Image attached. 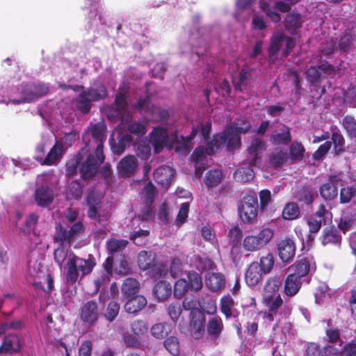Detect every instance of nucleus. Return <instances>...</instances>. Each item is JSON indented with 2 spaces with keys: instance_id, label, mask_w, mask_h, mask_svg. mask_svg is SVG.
Listing matches in <instances>:
<instances>
[{
  "instance_id": "nucleus-1",
  "label": "nucleus",
  "mask_w": 356,
  "mask_h": 356,
  "mask_svg": "<svg viewBox=\"0 0 356 356\" xmlns=\"http://www.w3.org/2000/svg\"><path fill=\"white\" fill-rule=\"evenodd\" d=\"M250 124L243 118H240L234 121L233 125L226 127L222 134L214 136L213 140L207 144V147L197 148L192 156L195 162L196 176L201 175L200 163L204 159L205 155H211L216 152L222 145L227 144L229 150L238 148L241 145L240 134L247 132L250 128Z\"/></svg>"
},
{
  "instance_id": "nucleus-2",
  "label": "nucleus",
  "mask_w": 356,
  "mask_h": 356,
  "mask_svg": "<svg viewBox=\"0 0 356 356\" xmlns=\"http://www.w3.org/2000/svg\"><path fill=\"white\" fill-rule=\"evenodd\" d=\"M56 241L59 245L54 250V259L60 268L64 265L68 282L75 283L79 277L82 278L92 270L95 265L93 259L86 260L76 257L69 251L70 243L63 239Z\"/></svg>"
},
{
  "instance_id": "nucleus-3",
  "label": "nucleus",
  "mask_w": 356,
  "mask_h": 356,
  "mask_svg": "<svg viewBox=\"0 0 356 356\" xmlns=\"http://www.w3.org/2000/svg\"><path fill=\"white\" fill-rule=\"evenodd\" d=\"M282 280L279 277L268 278L264 286L263 302L267 307L265 314L266 318L272 321L277 314V310L282 304V299L280 296Z\"/></svg>"
},
{
  "instance_id": "nucleus-4",
  "label": "nucleus",
  "mask_w": 356,
  "mask_h": 356,
  "mask_svg": "<svg viewBox=\"0 0 356 356\" xmlns=\"http://www.w3.org/2000/svg\"><path fill=\"white\" fill-rule=\"evenodd\" d=\"M116 115L121 119L120 128L128 129L132 134L138 137L143 136L146 131V126L143 123L131 122V113L129 107L125 102V97L123 94L117 95L115 98Z\"/></svg>"
},
{
  "instance_id": "nucleus-5",
  "label": "nucleus",
  "mask_w": 356,
  "mask_h": 356,
  "mask_svg": "<svg viewBox=\"0 0 356 356\" xmlns=\"http://www.w3.org/2000/svg\"><path fill=\"white\" fill-rule=\"evenodd\" d=\"M27 275L33 281L29 280L33 285L43 288L44 284H47V289L51 291L53 289V280L49 274L46 273L41 265L40 261L38 259L34 254L30 256L27 266Z\"/></svg>"
},
{
  "instance_id": "nucleus-6",
  "label": "nucleus",
  "mask_w": 356,
  "mask_h": 356,
  "mask_svg": "<svg viewBox=\"0 0 356 356\" xmlns=\"http://www.w3.org/2000/svg\"><path fill=\"white\" fill-rule=\"evenodd\" d=\"M48 92V88L46 85L29 86L21 91L22 97H19L14 92H11L6 97L3 96L0 98V103L8 105L19 104L28 103L36 98L46 95Z\"/></svg>"
},
{
  "instance_id": "nucleus-7",
  "label": "nucleus",
  "mask_w": 356,
  "mask_h": 356,
  "mask_svg": "<svg viewBox=\"0 0 356 356\" xmlns=\"http://www.w3.org/2000/svg\"><path fill=\"white\" fill-rule=\"evenodd\" d=\"M274 230L263 227L257 234L247 235L243 240L242 246L247 252H257L265 248L273 238Z\"/></svg>"
},
{
  "instance_id": "nucleus-8",
  "label": "nucleus",
  "mask_w": 356,
  "mask_h": 356,
  "mask_svg": "<svg viewBox=\"0 0 356 356\" xmlns=\"http://www.w3.org/2000/svg\"><path fill=\"white\" fill-rule=\"evenodd\" d=\"M295 46L294 41L285 36L281 32H276L271 38L268 49L269 60L273 62L277 58L278 52H281L282 57L287 56L289 51Z\"/></svg>"
},
{
  "instance_id": "nucleus-9",
  "label": "nucleus",
  "mask_w": 356,
  "mask_h": 356,
  "mask_svg": "<svg viewBox=\"0 0 356 356\" xmlns=\"http://www.w3.org/2000/svg\"><path fill=\"white\" fill-rule=\"evenodd\" d=\"M322 73L327 74H339L341 75L343 72H341L339 67L335 68L330 64L325 62L320 61L319 59H314L311 61L306 71L307 77L310 82L316 83L318 81Z\"/></svg>"
},
{
  "instance_id": "nucleus-10",
  "label": "nucleus",
  "mask_w": 356,
  "mask_h": 356,
  "mask_svg": "<svg viewBox=\"0 0 356 356\" xmlns=\"http://www.w3.org/2000/svg\"><path fill=\"white\" fill-rule=\"evenodd\" d=\"M238 215L241 220L245 224L253 223L258 214V201L253 196H245L238 207Z\"/></svg>"
},
{
  "instance_id": "nucleus-11",
  "label": "nucleus",
  "mask_w": 356,
  "mask_h": 356,
  "mask_svg": "<svg viewBox=\"0 0 356 356\" xmlns=\"http://www.w3.org/2000/svg\"><path fill=\"white\" fill-rule=\"evenodd\" d=\"M106 96V90L104 86H93L86 92L79 95L77 100V107L83 113H86L91 107V102L101 99Z\"/></svg>"
},
{
  "instance_id": "nucleus-12",
  "label": "nucleus",
  "mask_w": 356,
  "mask_h": 356,
  "mask_svg": "<svg viewBox=\"0 0 356 356\" xmlns=\"http://www.w3.org/2000/svg\"><path fill=\"white\" fill-rule=\"evenodd\" d=\"M189 285L185 279L180 278L176 281L174 286V295L177 298L183 297L190 288L198 291L202 287V277L196 272H189L187 274Z\"/></svg>"
},
{
  "instance_id": "nucleus-13",
  "label": "nucleus",
  "mask_w": 356,
  "mask_h": 356,
  "mask_svg": "<svg viewBox=\"0 0 356 356\" xmlns=\"http://www.w3.org/2000/svg\"><path fill=\"white\" fill-rule=\"evenodd\" d=\"M95 154V156L90 154L81 165L80 172L84 179H89L94 176L99 165L104 160L101 143L97 146Z\"/></svg>"
},
{
  "instance_id": "nucleus-14",
  "label": "nucleus",
  "mask_w": 356,
  "mask_h": 356,
  "mask_svg": "<svg viewBox=\"0 0 356 356\" xmlns=\"http://www.w3.org/2000/svg\"><path fill=\"white\" fill-rule=\"evenodd\" d=\"M348 176L344 173H339L330 176L329 181L322 185L320 189L321 196L325 200H333L338 195L337 186L347 184Z\"/></svg>"
},
{
  "instance_id": "nucleus-15",
  "label": "nucleus",
  "mask_w": 356,
  "mask_h": 356,
  "mask_svg": "<svg viewBox=\"0 0 356 356\" xmlns=\"http://www.w3.org/2000/svg\"><path fill=\"white\" fill-rule=\"evenodd\" d=\"M101 194L92 191L88 196V205L89 207L88 216L90 219L99 222L107 220V214L102 209Z\"/></svg>"
},
{
  "instance_id": "nucleus-16",
  "label": "nucleus",
  "mask_w": 356,
  "mask_h": 356,
  "mask_svg": "<svg viewBox=\"0 0 356 356\" xmlns=\"http://www.w3.org/2000/svg\"><path fill=\"white\" fill-rule=\"evenodd\" d=\"M276 246L279 258L283 263L288 264L293 259L296 250L293 240L290 238L281 239Z\"/></svg>"
},
{
  "instance_id": "nucleus-17",
  "label": "nucleus",
  "mask_w": 356,
  "mask_h": 356,
  "mask_svg": "<svg viewBox=\"0 0 356 356\" xmlns=\"http://www.w3.org/2000/svg\"><path fill=\"white\" fill-rule=\"evenodd\" d=\"M332 218V213L327 211L325 206L321 204L313 216L307 220V225L311 234H316L321 227L323 221Z\"/></svg>"
},
{
  "instance_id": "nucleus-18",
  "label": "nucleus",
  "mask_w": 356,
  "mask_h": 356,
  "mask_svg": "<svg viewBox=\"0 0 356 356\" xmlns=\"http://www.w3.org/2000/svg\"><path fill=\"white\" fill-rule=\"evenodd\" d=\"M139 110L145 109L146 115L145 118L149 121H159L164 120L168 113L165 110H162L159 107L150 106L148 99L144 100H140L136 106Z\"/></svg>"
},
{
  "instance_id": "nucleus-19",
  "label": "nucleus",
  "mask_w": 356,
  "mask_h": 356,
  "mask_svg": "<svg viewBox=\"0 0 356 356\" xmlns=\"http://www.w3.org/2000/svg\"><path fill=\"white\" fill-rule=\"evenodd\" d=\"M65 152L63 141H58L49 151L45 158L35 156V159L42 165H51L56 163L63 156Z\"/></svg>"
},
{
  "instance_id": "nucleus-20",
  "label": "nucleus",
  "mask_w": 356,
  "mask_h": 356,
  "mask_svg": "<svg viewBox=\"0 0 356 356\" xmlns=\"http://www.w3.org/2000/svg\"><path fill=\"white\" fill-rule=\"evenodd\" d=\"M138 161L134 156L124 157L118 164V171L122 177H129L135 174L138 169Z\"/></svg>"
},
{
  "instance_id": "nucleus-21",
  "label": "nucleus",
  "mask_w": 356,
  "mask_h": 356,
  "mask_svg": "<svg viewBox=\"0 0 356 356\" xmlns=\"http://www.w3.org/2000/svg\"><path fill=\"white\" fill-rule=\"evenodd\" d=\"M266 149L264 142L259 138H255L252 140L250 147L248 149L247 161L252 166H257L261 163V159L259 156Z\"/></svg>"
},
{
  "instance_id": "nucleus-22",
  "label": "nucleus",
  "mask_w": 356,
  "mask_h": 356,
  "mask_svg": "<svg viewBox=\"0 0 356 356\" xmlns=\"http://www.w3.org/2000/svg\"><path fill=\"white\" fill-rule=\"evenodd\" d=\"M155 195V188L152 183H147L141 192L142 198L144 199L146 206L145 211L141 214L143 220H148L152 217V210L151 204L153 202Z\"/></svg>"
},
{
  "instance_id": "nucleus-23",
  "label": "nucleus",
  "mask_w": 356,
  "mask_h": 356,
  "mask_svg": "<svg viewBox=\"0 0 356 356\" xmlns=\"http://www.w3.org/2000/svg\"><path fill=\"white\" fill-rule=\"evenodd\" d=\"M205 322L204 314L198 309H195L192 312L191 319V330L193 338H200L204 332V325Z\"/></svg>"
},
{
  "instance_id": "nucleus-24",
  "label": "nucleus",
  "mask_w": 356,
  "mask_h": 356,
  "mask_svg": "<svg viewBox=\"0 0 356 356\" xmlns=\"http://www.w3.org/2000/svg\"><path fill=\"white\" fill-rule=\"evenodd\" d=\"M99 311L96 302L89 301L81 309V318L87 325H92L98 318Z\"/></svg>"
},
{
  "instance_id": "nucleus-25",
  "label": "nucleus",
  "mask_w": 356,
  "mask_h": 356,
  "mask_svg": "<svg viewBox=\"0 0 356 356\" xmlns=\"http://www.w3.org/2000/svg\"><path fill=\"white\" fill-rule=\"evenodd\" d=\"M314 263L312 259L309 258H302L297 260L289 268L291 274H296L302 279L305 277L313 268Z\"/></svg>"
},
{
  "instance_id": "nucleus-26",
  "label": "nucleus",
  "mask_w": 356,
  "mask_h": 356,
  "mask_svg": "<svg viewBox=\"0 0 356 356\" xmlns=\"http://www.w3.org/2000/svg\"><path fill=\"white\" fill-rule=\"evenodd\" d=\"M175 175V170L169 166L159 167L154 171V173L156 181L164 187H168L170 186Z\"/></svg>"
},
{
  "instance_id": "nucleus-27",
  "label": "nucleus",
  "mask_w": 356,
  "mask_h": 356,
  "mask_svg": "<svg viewBox=\"0 0 356 356\" xmlns=\"http://www.w3.org/2000/svg\"><path fill=\"white\" fill-rule=\"evenodd\" d=\"M301 286L302 281L298 275L289 273L284 280V294L289 297L294 296L298 293Z\"/></svg>"
},
{
  "instance_id": "nucleus-28",
  "label": "nucleus",
  "mask_w": 356,
  "mask_h": 356,
  "mask_svg": "<svg viewBox=\"0 0 356 356\" xmlns=\"http://www.w3.org/2000/svg\"><path fill=\"white\" fill-rule=\"evenodd\" d=\"M54 200V193L49 187L42 186L38 187L35 192V200L38 205L40 207H47Z\"/></svg>"
},
{
  "instance_id": "nucleus-29",
  "label": "nucleus",
  "mask_w": 356,
  "mask_h": 356,
  "mask_svg": "<svg viewBox=\"0 0 356 356\" xmlns=\"http://www.w3.org/2000/svg\"><path fill=\"white\" fill-rule=\"evenodd\" d=\"M124 304V310L129 314H136L147 305V300L143 296H134Z\"/></svg>"
},
{
  "instance_id": "nucleus-30",
  "label": "nucleus",
  "mask_w": 356,
  "mask_h": 356,
  "mask_svg": "<svg viewBox=\"0 0 356 356\" xmlns=\"http://www.w3.org/2000/svg\"><path fill=\"white\" fill-rule=\"evenodd\" d=\"M83 230V226L81 222L74 224L69 232L60 227V230L54 236V239L55 241H62V239H63L71 243L73 239Z\"/></svg>"
},
{
  "instance_id": "nucleus-31",
  "label": "nucleus",
  "mask_w": 356,
  "mask_h": 356,
  "mask_svg": "<svg viewBox=\"0 0 356 356\" xmlns=\"http://www.w3.org/2000/svg\"><path fill=\"white\" fill-rule=\"evenodd\" d=\"M168 134L167 131L161 128H155L150 135V142L154 147L156 153L161 151L166 142Z\"/></svg>"
},
{
  "instance_id": "nucleus-32",
  "label": "nucleus",
  "mask_w": 356,
  "mask_h": 356,
  "mask_svg": "<svg viewBox=\"0 0 356 356\" xmlns=\"http://www.w3.org/2000/svg\"><path fill=\"white\" fill-rule=\"evenodd\" d=\"M225 283V277L221 273L209 272L205 276V284L212 291L221 290L224 287Z\"/></svg>"
},
{
  "instance_id": "nucleus-33",
  "label": "nucleus",
  "mask_w": 356,
  "mask_h": 356,
  "mask_svg": "<svg viewBox=\"0 0 356 356\" xmlns=\"http://www.w3.org/2000/svg\"><path fill=\"white\" fill-rule=\"evenodd\" d=\"M262 273L257 262H252L246 270L245 280L248 285L254 286L261 280Z\"/></svg>"
},
{
  "instance_id": "nucleus-34",
  "label": "nucleus",
  "mask_w": 356,
  "mask_h": 356,
  "mask_svg": "<svg viewBox=\"0 0 356 356\" xmlns=\"http://www.w3.org/2000/svg\"><path fill=\"white\" fill-rule=\"evenodd\" d=\"M172 332V326L170 324L162 322L157 323L152 325L150 333L152 336L157 339H163Z\"/></svg>"
},
{
  "instance_id": "nucleus-35",
  "label": "nucleus",
  "mask_w": 356,
  "mask_h": 356,
  "mask_svg": "<svg viewBox=\"0 0 356 356\" xmlns=\"http://www.w3.org/2000/svg\"><path fill=\"white\" fill-rule=\"evenodd\" d=\"M171 293V285L166 281L161 280L155 284L154 288V294L159 300H165Z\"/></svg>"
},
{
  "instance_id": "nucleus-36",
  "label": "nucleus",
  "mask_w": 356,
  "mask_h": 356,
  "mask_svg": "<svg viewBox=\"0 0 356 356\" xmlns=\"http://www.w3.org/2000/svg\"><path fill=\"white\" fill-rule=\"evenodd\" d=\"M20 349L19 337L15 335L6 337L0 347V353L17 352Z\"/></svg>"
},
{
  "instance_id": "nucleus-37",
  "label": "nucleus",
  "mask_w": 356,
  "mask_h": 356,
  "mask_svg": "<svg viewBox=\"0 0 356 356\" xmlns=\"http://www.w3.org/2000/svg\"><path fill=\"white\" fill-rule=\"evenodd\" d=\"M291 140L289 128L282 126L280 129L275 131L270 136V141L273 144H287Z\"/></svg>"
},
{
  "instance_id": "nucleus-38",
  "label": "nucleus",
  "mask_w": 356,
  "mask_h": 356,
  "mask_svg": "<svg viewBox=\"0 0 356 356\" xmlns=\"http://www.w3.org/2000/svg\"><path fill=\"white\" fill-rule=\"evenodd\" d=\"M356 225L355 216L353 213L348 211H343L338 227L343 233H346Z\"/></svg>"
},
{
  "instance_id": "nucleus-39",
  "label": "nucleus",
  "mask_w": 356,
  "mask_h": 356,
  "mask_svg": "<svg viewBox=\"0 0 356 356\" xmlns=\"http://www.w3.org/2000/svg\"><path fill=\"white\" fill-rule=\"evenodd\" d=\"M250 77V71L246 68H243L240 70L238 75L234 76L232 74V81L235 87L242 91L248 85Z\"/></svg>"
},
{
  "instance_id": "nucleus-40",
  "label": "nucleus",
  "mask_w": 356,
  "mask_h": 356,
  "mask_svg": "<svg viewBox=\"0 0 356 356\" xmlns=\"http://www.w3.org/2000/svg\"><path fill=\"white\" fill-rule=\"evenodd\" d=\"M155 254L152 252L141 251L138 256V266L140 269L147 270L154 261Z\"/></svg>"
},
{
  "instance_id": "nucleus-41",
  "label": "nucleus",
  "mask_w": 356,
  "mask_h": 356,
  "mask_svg": "<svg viewBox=\"0 0 356 356\" xmlns=\"http://www.w3.org/2000/svg\"><path fill=\"white\" fill-rule=\"evenodd\" d=\"M254 173L250 166H243L237 169L234 173V178L237 181L248 182L253 179Z\"/></svg>"
},
{
  "instance_id": "nucleus-42",
  "label": "nucleus",
  "mask_w": 356,
  "mask_h": 356,
  "mask_svg": "<svg viewBox=\"0 0 356 356\" xmlns=\"http://www.w3.org/2000/svg\"><path fill=\"white\" fill-rule=\"evenodd\" d=\"M139 284L136 280L134 278H127L124 280L122 286V293L127 297L135 296L138 291Z\"/></svg>"
},
{
  "instance_id": "nucleus-43",
  "label": "nucleus",
  "mask_w": 356,
  "mask_h": 356,
  "mask_svg": "<svg viewBox=\"0 0 356 356\" xmlns=\"http://www.w3.org/2000/svg\"><path fill=\"white\" fill-rule=\"evenodd\" d=\"M275 259L273 254L268 253L266 255L263 256L260 259L259 268L260 270L264 273H269L273 268Z\"/></svg>"
},
{
  "instance_id": "nucleus-44",
  "label": "nucleus",
  "mask_w": 356,
  "mask_h": 356,
  "mask_svg": "<svg viewBox=\"0 0 356 356\" xmlns=\"http://www.w3.org/2000/svg\"><path fill=\"white\" fill-rule=\"evenodd\" d=\"M341 241L340 236L336 230L332 229H324L322 236V243L325 245L327 244H337Z\"/></svg>"
},
{
  "instance_id": "nucleus-45",
  "label": "nucleus",
  "mask_w": 356,
  "mask_h": 356,
  "mask_svg": "<svg viewBox=\"0 0 356 356\" xmlns=\"http://www.w3.org/2000/svg\"><path fill=\"white\" fill-rule=\"evenodd\" d=\"M222 172L219 170L209 171L206 175L204 184L208 188L217 186L221 181Z\"/></svg>"
},
{
  "instance_id": "nucleus-46",
  "label": "nucleus",
  "mask_w": 356,
  "mask_h": 356,
  "mask_svg": "<svg viewBox=\"0 0 356 356\" xmlns=\"http://www.w3.org/2000/svg\"><path fill=\"white\" fill-rule=\"evenodd\" d=\"M302 19L298 13H289L285 19V26L289 30H293L299 28L302 24Z\"/></svg>"
},
{
  "instance_id": "nucleus-47",
  "label": "nucleus",
  "mask_w": 356,
  "mask_h": 356,
  "mask_svg": "<svg viewBox=\"0 0 356 356\" xmlns=\"http://www.w3.org/2000/svg\"><path fill=\"white\" fill-rule=\"evenodd\" d=\"M222 330V320L218 317H213L210 319L207 324V330L210 335L216 337Z\"/></svg>"
},
{
  "instance_id": "nucleus-48",
  "label": "nucleus",
  "mask_w": 356,
  "mask_h": 356,
  "mask_svg": "<svg viewBox=\"0 0 356 356\" xmlns=\"http://www.w3.org/2000/svg\"><path fill=\"white\" fill-rule=\"evenodd\" d=\"M300 214V210L298 205L296 203L287 204L282 211V216L286 220H293L298 217Z\"/></svg>"
},
{
  "instance_id": "nucleus-49",
  "label": "nucleus",
  "mask_w": 356,
  "mask_h": 356,
  "mask_svg": "<svg viewBox=\"0 0 356 356\" xmlns=\"http://www.w3.org/2000/svg\"><path fill=\"white\" fill-rule=\"evenodd\" d=\"M287 159L286 152L281 148H277L270 156V163L275 167L282 165Z\"/></svg>"
},
{
  "instance_id": "nucleus-50",
  "label": "nucleus",
  "mask_w": 356,
  "mask_h": 356,
  "mask_svg": "<svg viewBox=\"0 0 356 356\" xmlns=\"http://www.w3.org/2000/svg\"><path fill=\"white\" fill-rule=\"evenodd\" d=\"M133 139L129 134H122L118 143L111 144V149L114 154H120L124 149L126 145L131 142Z\"/></svg>"
},
{
  "instance_id": "nucleus-51",
  "label": "nucleus",
  "mask_w": 356,
  "mask_h": 356,
  "mask_svg": "<svg viewBox=\"0 0 356 356\" xmlns=\"http://www.w3.org/2000/svg\"><path fill=\"white\" fill-rule=\"evenodd\" d=\"M82 186L79 182L73 181L67 187L66 197L67 199H78L82 195Z\"/></svg>"
},
{
  "instance_id": "nucleus-52",
  "label": "nucleus",
  "mask_w": 356,
  "mask_h": 356,
  "mask_svg": "<svg viewBox=\"0 0 356 356\" xmlns=\"http://www.w3.org/2000/svg\"><path fill=\"white\" fill-rule=\"evenodd\" d=\"M105 126L104 124L99 123L92 127L91 133L92 137L97 140V146L102 144V149L103 150V142L105 138L104 136Z\"/></svg>"
},
{
  "instance_id": "nucleus-53",
  "label": "nucleus",
  "mask_w": 356,
  "mask_h": 356,
  "mask_svg": "<svg viewBox=\"0 0 356 356\" xmlns=\"http://www.w3.org/2000/svg\"><path fill=\"white\" fill-rule=\"evenodd\" d=\"M131 330L137 337L144 336L148 330L147 324L143 320H136L131 324Z\"/></svg>"
},
{
  "instance_id": "nucleus-54",
  "label": "nucleus",
  "mask_w": 356,
  "mask_h": 356,
  "mask_svg": "<svg viewBox=\"0 0 356 356\" xmlns=\"http://www.w3.org/2000/svg\"><path fill=\"white\" fill-rule=\"evenodd\" d=\"M234 305V302L230 296H224L220 299V309L226 317L228 318L232 315V309Z\"/></svg>"
},
{
  "instance_id": "nucleus-55",
  "label": "nucleus",
  "mask_w": 356,
  "mask_h": 356,
  "mask_svg": "<svg viewBox=\"0 0 356 356\" xmlns=\"http://www.w3.org/2000/svg\"><path fill=\"white\" fill-rule=\"evenodd\" d=\"M198 306L200 311L208 314H214L217 311L216 302L211 299L205 302L204 298H200L198 300Z\"/></svg>"
},
{
  "instance_id": "nucleus-56",
  "label": "nucleus",
  "mask_w": 356,
  "mask_h": 356,
  "mask_svg": "<svg viewBox=\"0 0 356 356\" xmlns=\"http://www.w3.org/2000/svg\"><path fill=\"white\" fill-rule=\"evenodd\" d=\"M165 349L172 355L179 353V342L175 337H170L164 341Z\"/></svg>"
},
{
  "instance_id": "nucleus-57",
  "label": "nucleus",
  "mask_w": 356,
  "mask_h": 356,
  "mask_svg": "<svg viewBox=\"0 0 356 356\" xmlns=\"http://www.w3.org/2000/svg\"><path fill=\"white\" fill-rule=\"evenodd\" d=\"M343 126L350 136L356 137V120L354 117L351 115L344 117Z\"/></svg>"
},
{
  "instance_id": "nucleus-58",
  "label": "nucleus",
  "mask_w": 356,
  "mask_h": 356,
  "mask_svg": "<svg viewBox=\"0 0 356 356\" xmlns=\"http://www.w3.org/2000/svg\"><path fill=\"white\" fill-rule=\"evenodd\" d=\"M193 265L199 270H205L211 268L213 263L211 259L205 256L195 255L193 257Z\"/></svg>"
},
{
  "instance_id": "nucleus-59",
  "label": "nucleus",
  "mask_w": 356,
  "mask_h": 356,
  "mask_svg": "<svg viewBox=\"0 0 356 356\" xmlns=\"http://www.w3.org/2000/svg\"><path fill=\"white\" fill-rule=\"evenodd\" d=\"M356 195V186L341 189L340 200L341 203H348Z\"/></svg>"
},
{
  "instance_id": "nucleus-60",
  "label": "nucleus",
  "mask_w": 356,
  "mask_h": 356,
  "mask_svg": "<svg viewBox=\"0 0 356 356\" xmlns=\"http://www.w3.org/2000/svg\"><path fill=\"white\" fill-rule=\"evenodd\" d=\"M304 152L305 148L301 143L295 141L291 144L290 153L292 160H300L302 157Z\"/></svg>"
},
{
  "instance_id": "nucleus-61",
  "label": "nucleus",
  "mask_w": 356,
  "mask_h": 356,
  "mask_svg": "<svg viewBox=\"0 0 356 356\" xmlns=\"http://www.w3.org/2000/svg\"><path fill=\"white\" fill-rule=\"evenodd\" d=\"M332 140L334 145V149L337 154L344 151V138L339 131H334L332 135Z\"/></svg>"
},
{
  "instance_id": "nucleus-62",
  "label": "nucleus",
  "mask_w": 356,
  "mask_h": 356,
  "mask_svg": "<svg viewBox=\"0 0 356 356\" xmlns=\"http://www.w3.org/2000/svg\"><path fill=\"white\" fill-rule=\"evenodd\" d=\"M127 244V241L111 239L107 242V250L109 253L114 254L124 248Z\"/></svg>"
},
{
  "instance_id": "nucleus-63",
  "label": "nucleus",
  "mask_w": 356,
  "mask_h": 356,
  "mask_svg": "<svg viewBox=\"0 0 356 356\" xmlns=\"http://www.w3.org/2000/svg\"><path fill=\"white\" fill-rule=\"evenodd\" d=\"M260 8L273 22H277L280 21V15L277 12L270 9V5L266 1L262 0L260 1Z\"/></svg>"
},
{
  "instance_id": "nucleus-64",
  "label": "nucleus",
  "mask_w": 356,
  "mask_h": 356,
  "mask_svg": "<svg viewBox=\"0 0 356 356\" xmlns=\"http://www.w3.org/2000/svg\"><path fill=\"white\" fill-rule=\"evenodd\" d=\"M120 306L115 302H111L106 309L105 317L109 321H113L119 313Z\"/></svg>"
}]
</instances>
